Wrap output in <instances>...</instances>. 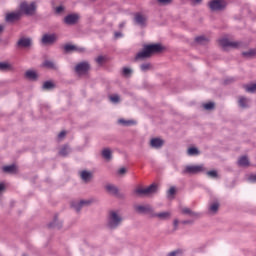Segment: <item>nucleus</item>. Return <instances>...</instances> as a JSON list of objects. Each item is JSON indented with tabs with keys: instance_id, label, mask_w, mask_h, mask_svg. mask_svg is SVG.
<instances>
[{
	"instance_id": "f257e3e1",
	"label": "nucleus",
	"mask_w": 256,
	"mask_h": 256,
	"mask_svg": "<svg viewBox=\"0 0 256 256\" xmlns=\"http://www.w3.org/2000/svg\"><path fill=\"white\" fill-rule=\"evenodd\" d=\"M161 51H163V46H161V44L145 45L143 51L136 55V59H149L151 55H155V53H161Z\"/></svg>"
},
{
	"instance_id": "f03ea898",
	"label": "nucleus",
	"mask_w": 256,
	"mask_h": 256,
	"mask_svg": "<svg viewBox=\"0 0 256 256\" xmlns=\"http://www.w3.org/2000/svg\"><path fill=\"white\" fill-rule=\"evenodd\" d=\"M205 166L201 165H187L182 170V175H197V173H203Z\"/></svg>"
},
{
	"instance_id": "7ed1b4c3",
	"label": "nucleus",
	"mask_w": 256,
	"mask_h": 256,
	"mask_svg": "<svg viewBox=\"0 0 256 256\" xmlns=\"http://www.w3.org/2000/svg\"><path fill=\"white\" fill-rule=\"evenodd\" d=\"M121 221H123V218L117 212L111 211L108 219V227L110 229H116V227L121 225Z\"/></svg>"
},
{
	"instance_id": "20e7f679",
	"label": "nucleus",
	"mask_w": 256,
	"mask_h": 256,
	"mask_svg": "<svg viewBox=\"0 0 256 256\" xmlns=\"http://www.w3.org/2000/svg\"><path fill=\"white\" fill-rule=\"evenodd\" d=\"M134 193L141 197V195H153V193H157V186L156 184H151L147 188L139 187L136 188Z\"/></svg>"
},
{
	"instance_id": "39448f33",
	"label": "nucleus",
	"mask_w": 256,
	"mask_h": 256,
	"mask_svg": "<svg viewBox=\"0 0 256 256\" xmlns=\"http://www.w3.org/2000/svg\"><path fill=\"white\" fill-rule=\"evenodd\" d=\"M36 9L37 5L35 4V2H32L31 4H28L27 2H22L20 4V11L25 15H34Z\"/></svg>"
},
{
	"instance_id": "423d86ee",
	"label": "nucleus",
	"mask_w": 256,
	"mask_h": 256,
	"mask_svg": "<svg viewBox=\"0 0 256 256\" xmlns=\"http://www.w3.org/2000/svg\"><path fill=\"white\" fill-rule=\"evenodd\" d=\"M211 11H223L227 7V2L224 0H212L209 2Z\"/></svg>"
},
{
	"instance_id": "0eeeda50",
	"label": "nucleus",
	"mask_w": 256,
	"mask_h": 256,
	"mask_svg": "<svg viewBox=\"0 0 256 256\" xmlns=\"http://www.w3.org/2000/svg\"><path fill=\"white\" fill-rule=\"evenodd\" d=\"M89 69H91L89 62H80L75 66L77 75H85Z\"/></svg>"
},
{
	"instance_id": "6e6552de",
	"label": "nucleus",
	"mask_w": 256,
	"mask_h": 256,
	"mask_svg": "<svg viewBox=\"0 0 256 256\" xmlns=\"http://www.w3.org/2000/svg\"><path fill=\"white\" fill-rule=\"evenodd\" d=\"M220 47L223 49H227V47H232V49H237L239 47L240 43L239 42H233L229 41L227 38H222L218 41Z\"/></svg>"
},
{
	"instance_id": "1a4fd4ad",
	"label": "nucleus",
	"mask_w": 256,
	"mask_h": 256,
	"mask_svg": "<svg viewBox=\"0 0 256 256\" xmlns=\"http://www.w3.org/2000/svg\"><path fill=\"white\" fill-rule=\"evenodd\" d=\"M57 41V35L56 34H44L42 37V43L43 45H51Z\"/></svg>"
},
{
	"instance_id": "9d476101",
	"label": "nucleus",
	"mask_w": 256,
	"mask_h": 256,
	"mask_svg": "<svg viewBox=\"0 0 256 256\" xmlns=\"http://www.w3.org/2000/svg\"><path fill=\"white\" fill-rule=\"evenodd\" d=\"M79 21V15L77 14H69L64 18V23L66 25H75Z\"/></svg>"
},
{
	"instance_id": "9b49d317",
	"label": "nucleus",
	"mask_w": 256,
	"mask_h": 256,
	"mask_svg": "<svg viewBox=\"0 0 256 256\" xmlns=\"http://www.w3.org/2000/svg\"><path fill=\"white\" fill-rule=\"evenodd\" d=\"M91 201L89 200H81L80 202L74 201L71 203V207L75 209V211H81V207H84V205H89Z\"/></svg>"
},
{
	"instance_id": "f8f14e48",
	"label": "nucleus",
	"mask_w": 256,
	"mask_h": 256,
	"mask_svg": "<svg viewBox=\"0 0 256 256\" xmlns=\"http://www.w3.org/2000/svg\"><path fill=\"white\" fill-rule=\"evenodd\" d=\"M135 210L138 213H151V211H153V209L149 205H137L135 206Z\"/></svg>"
},
{
	"instance_id": "ddd939ff",
	"label": "nucleus",
	"mask_w": 256,
	"mask_h": 256,
	"mask_svg": "<svg viewBox=\"0 0 256 256\" xmlns=\"http://www.w3.org/2000/svg\"><path fill=\"white\" fill-rule=\"evenodd\" d=\"M21 19V12H14L6 15V21L13 22Z\"/></svg>"
},
{
	"instance_id": "4468645a",
	"label": "nucleus",
	"mask_w": 256,
	"mask_h": 256,
	"mask_svg": "<svg viewBox=\"0 0 256 256\" xmlns=\"http://www.w3.org/2000/svg\"><path fill=\"white\" fill-rule=\"evenodd\" d=\"M135 21L138 25H141L143 27V26H145V23L147 22V17H145L143 14H136Z\"/></svg>"
},
{
	"instance_id": "2eb2a0df",
	"label": "nucleus",
	"mask_w": 256,
	"mask_h": 256,
	"mask_svg": "<svg viewBox=\"0 0 256 256\" xmlns=\"http://www.w3.org/2000/svg\"><path fill=\"white\" fill-rule=\"evenodd\" d=\"M163 140H161L160 138H153L150 141V145L151 147H154L155 149H159V147H163Z\"/></svg>"
},
{
	"instance_id": "dca6fc26",
	"label": "nucleus",
	"mask_w": 256,
	"mask_h": 256,
	"mask_svg": "<svg viewBox=\"0 0 256 256\" xmlns=\"http://www.w3.org/2000/svg\"><path fill=\"white\" fill-rule=\"evenodd\" d=\"M80 177L82 180H84L85 183H89V181H91V178L93 177V175L91 174V172L84 170L80 173Z\"/></svg>"
},
{
	"instance_id": "f3484780",
	"label": "nucleus",
	"mask_w": 256,
	"mask_h": 256,
	"mask_svg": "<svg viewBox=\"0 0 256 256\" xmlns=\"http://www.w3.org/2000/svg\"><path fill=\"white\" fill-rule=\"evenodd\" d=\"M154 217H157L158 219H161L162 221H165L166 219H170L171 212H160L154 214Z\"/></svg>"
},
{
	"instance_id": "a211bd4d",
	"label": "nucleus",
	"mask_w": 256,
	"mask_h": 256,
	"mask_svg": "<svg viewBox=\"0 0 256 256\" xmlns=\"http://www.w3.org/2000/svg\"><path fill=\"white\" fill-rule=\"evenodd\" d=\"M238 165L240 167H249V158H247V156L240 157L238 160Z\"/></svg>"
},
{
	"instance_id": "6ab92c4d",
	"label": "nucleus",
	"mask_w": 256,
	"mask_h": 256,
	"mask_svg": "<svg viewBox=\"0 0 256 256\" xmlns=\"http://www.w3.org/2000/svg\"><path fill=\"white\" fill-rule=\"evenodd\" d=\"M2 170L4 171V173H17V166H15L14 164L4 166Z\"/></svg>"
},
{
	"instance_id": "aec40b11",
	"label": "nucleus",
	"mask_w": 256,
	"mask_h": 256,
	"mask_svg": "<svg viewBox=\"0 0 256 256\" xmlns=\"http://www.w3.org/2000/svg\"><path fill=\"white\" fill-rule=\"evenodd\" d=\"M29 45H31V39H29V38H21L18 41L19 47H29Z\"/></svg>"
},
{
	"instance_id": "412c9836",
	"label": "nucleus",
	"mask_w": 256,
	"mask_h": 256,
	"mask_svg": "<svg viewBox=\"0 0 256 256\" xmlns=\"http://www.w3.org/2000/svg\"><path fill=\"white\" fill-rule=\"evenodd\" d=\"M13 66L9 62H0V71H11Z\"/></svg>"
},
{
	"instance_id": "4be33fe9",
	"label": "nucleus",
	"mask_w": 256,
	"mask_h": 256,
	"mask_svg": "<svg viewBox=\"0 0 256 256\" xmlns=\"http://www.w3.org/2000/svg\"><path fill=\"white\" fill-rule=\"evenodd\" d=\"M106 191H108L110 195H117V193H119V190L117 189V187L111 184L106 185Z\"/></svg>"
},
{
	"instance_id": "5701e85b",
	"label": "nucleus",
	"mask_w": 256,
	"mask_h": 256,
	"mask_svg": "<svg viewBox=\"0 0 256 256\" xmlns=\"http://www.w3.org/2000/svg\"><path fill=\"white\" fill-rule=\"evenodd\" d=\"M25 76L27 77V79H31V81H35V79H37V73L32 70H28L25 73Z\"/></svg>"
},
{
	"instance_id": "b1692460",
	"label": "nucleus",
	"mask_w": 256,
	"mask_h": 256,
	"mask_svg": "<svg viewBox=\"0 0 256 256\" xmlns=\"http://www.w3.org/2000/svg\"><path fill=\"white\" fill-rule=\"evenodd\" d=\"M196 43H200V45H205V43H209V39L205 36H199L195 38Z\"/></svg>"
},
{
	"instance_id": "393cba45",
	"label": "nucleus",
	"mask_w": 256,
	"mask_h": 256,
	"mask_svg": "<svg viewBox=\"0 0 256 256\" xmlns=\"http://www.w3.org/2000/svg\"><path fill=\"white\" fill-rule=\"evenodd\" d=\"M43 89L46 90V91H49L51 89H55V84L51 81H46L43 84Z\"/></svg>"
},
{
	"instance_id": "a878e982",
	"label": "nucleus",
	"mask_w": 256,
	"mask_h": 256,
	"mask_svg": "<svg viewBox=\"0 0 256 256\" xmlns=\"http://www.w3.org/2000/svg\"><path fill=\"white\" fill-rule=\"evenodd\" d=\"M244 89L247 93H256V84L244 85Z\"/></svg>"
},
{
	"instance_id": "bb28decb",
	"label": "nucleus",
	"mask_w": 256,
	"mask_h": 256,
	"mask_svg": "<svg viewBox=\"0 0 256 256\" xmlns=\"http://www.w3.org/2000/svg\"><path fill=\"white\" fill-rule=\"evenodd\" d=\"M181 213L183 215H190L191 217H195V212H192L190 208H187V207H184V208H181Z\"/></svg>"
},
{
	"instance_id": "cd10ccee",
	"label": "nucleus",
	"mask_w": 256,
	"mask_h": 256,
	"mask_svg": "<svg viewBox=\"0 0 256 256\" xmlns=\"http://www.w3.org/2000/svg\"><path fill=\"white\" fill-rule=\"evenodd\" d=\"M102 156L104 157V159H106L107 161H110L111 159V150H109V148H105L102 151Z\"/></svg>"
},
{
	"instance_id": "c85d7f7f",
	"label": "nucleus",
	"mask_w": 256,
	"mask_h": 256,
	"mask_svg": "<svg viewBox=\"0 0 256 256\" xmlns=\"http://www.w3.org/2000/svg\"><path fill=\"white\" fill-rule=\"evenodd\" d=\"M187 153L190 157H193L195 155H199V150L195 147H191L188 149Z\"/></svg>"
},
{
	"instance_id": "c756f323",
	"label": "nucleus",
	"mask_w": 256,
	"mask_h": 256,
	"mask_svg": "<svg viewBox=\"0 0 256 256\" xmlns=\"http://www.w3.org/2000/svg\"><path fill=\"white\" fill-rule=\"evenodd\" d=\"M238 103L241 107L245 108L248 107L247 103H249V100L245 97H240Z\"/></svg>"
},
{
	"instance_id": "7c9ffc66",
	"label": "nucleus",
	"mask_w": 256,
	"mask_h": 256,
	"mask_svg": "<svg viewBox=\"0 0 256 256\" xmlns=\"http://www.w3.org/2000/svg\"><path fill=\"white\" fill-rule=\"evenodd\" d=\"M43 66L47 69H55V63H53V61L46 60L44 61Z\"/></svg>"
},
{
	"instance_id": "2f4dec72",
	"label": "nucleus",
	"mask_w": 256,
	"mask_h": 256,
	"mask_svg": "<svg viewBox=\"0 0 256 256\" xmlns=\"http://www.w3.org/2000/svg\"><path fill=\"white\" fill-rule=\"evenodd\" d=\"M209 209L212 213H217V211H219V203L214 202L213 204L210 205Z\"/></svg>"
},
{
	"instance_id": "473e14b6",
	"label": "nucleus",
	"mask_w": 256,
	"mask_h": 256,
	"mask_svg": "<svg viewBox=\"0 0 256 256\" xmlns=\"http://www.w3.org/2000/svg\"><path fill=\"white\" fill-rule=\"evenodd\" d=\"M75 45H72V44H66L65 46H64V51L66 52V53H70V51H75Z\"/></svg>"
},
{
	"instance_id": "72a5a7b5",
	"label": "nucleus",
	"mask_w": 256,
	"mask_h": 256,
	"mask_svg": "<svg viewBox=\"0 0 256 256\" xmlns=\"http://www.w3.org/2000/svg\"><path fill=\"white\" fill-rule=\"evenodd\" d=\"M203 107L206 109V111H211V109H215V103L209 102L204 104Z\"/></svg>"
},
{
	"instance_id": "f704fd0d",
	"label": "nucleus",
	"mask_w": 256,
	"mask_h": 256,
	"mask_svg": "<svg viewBox=\"0 0 256 256\" xmlns=\"http://www.w3.org/2000/svg\"><path fill=\"white\" fill-rule=\"evenodd\" d=\"M105 61H107V57H105V56H98L96 58V63L98 65H103Z\"/></svg>"
},
{
	"instance_id": "c9c22d12",
	"label": "nucleus",
	"mask_w": 256,
	"mask_h": 256,
	"mask_svg": "<svg viewBox=\"0 0 256 256\" xmlns=\"http://www.w3.org/2000/svg\"><path fill=\"white\" fill-rule=\"evenodd\" d=\"M256 54V50L255 49H252V50H249L247 52H243L242 55H244V57H253V55Z\"/></svg>"
},
{
	"instance_id": "e433bc0d",
	"label": "nucleus",
	"mask_w": 256,
	"mask_h": 256,
	"mask_svg": "<svg viewBox=\"0 0 256 256\" xmlns=\"http://www.w3.org/2000/svg\"><path fill=\"white\" fill-rule=\"evenodd\" d=\"M60 155H62L63 157H65L66 155H69V147L64 146V147L60 150Z\"/></svg>"
},
{
	"instance_id": "4c0bfd02",
	"label": "nucleus",
	"mask_w": 256,
	"mask_h": 256,
	"mask_svg": "<svg viewBox=\"0 0 256 256\" xmlns=\"http://www.w3.org/2000/svg\"><path fill=\"white\" fill-rule=\"evenodd\" d=\"M140 69H141V71H149V69H151V64L150 63L142 64L140 66Z\"/></svg>"
},
{
	"instance_id": "58836bf2",
	"label": "nucleus",
	"mask_w": 256,
	"mask_h": 256,
	"mask_svg": "<svg viewBox=\"0 0 256 256\" xmlns=\"http://www.w3.org/2000/svg\"><path fill=\"white\" fill-rule=\"evenodd\" d=\"M120 100H121V98H119V95H112V96H110V101L112 103H119Z\"/></svg>"
},
{
	"instance_id": "ea45409f",
	"label": "nucleus",
	"mask_w": 256,
	"mask_h": 256,
	"mask_svg": "<svg viewBox=\"0 0 256 256\" xmlns=\"http://www.w3.org/2000/svg\"><path fill=\"white\" fill-rule=\"evenodd\" d=\"M119 123H121V125H134L135 124L134 121H131V120L127 121V120H123V119H120Z\"/></svg>"
},
{
	"instance_id": "a19ab883",
	"label": "nucleus",
	"mask_w": 256,
	"mask_h": 256,
	"mask_svg": "<svg viewBox=\"0 0 256 256\" xmlns=\"http://www.w3.org/2000/svg\"><path fill=\"white\" fill-rule=\"evenodd\" d=\"M208 177H212V179L217 178V171L211 170L207 172Z\"/></svg>"
},
{
	"instance_id": "79ce46f5",
	"label": "nucleus",
	"mask_w": 256,
	"mask_h": 256,
	"mask_svg": "<svg viewBox=\"0 0 256 256\" xmlns=\"http://www.w3.org/2000/svg\"><path fill=\"white\" fill-rule=\"evenodd\" d=\"M176 189L175 187H170V189L168 190V197H173V195H175Z\"/></svg>"
},
{
	"instance_id": "37998d69",
	"label": "nucleus",
	"mask_w": 256,
	"mask_h": 256,
	"mask_svg": "<svg viewBox=\"0 0 256 256\" xmlns=\"http://www.w3.org/2000/svg\"><path fill=\"white\" fill-rule=\"evenodd\" d=\"M74 51H76L77 53H85V48L84 47L75 46Z\"/></svg>"
},
{
	"instance_id": "c03bdc74",
	"label": "nucleus",
	"mask_w": 256,
	"mask_h": 256,
	"mask_svg": "<svg viewBox=\"0 0 256 256\" xmlns=\"http://www.w3.org/2000/svg\"><path fill=\"white\" fill-rule=\"evenodd\" d=\"M172 0H158V3H160V5H169V3H171Z\"/></svg>"
},
{
	"instance_id": "a18cd8bd",
	"label": "nucleus",
	"mask_w": 256,
	"mask_h": 256,
	"mask_svg": "<svg viewBox=\"0 0 256 256\" xmlns=\"http://www.w3.org/2000/svg\"><path fill=\"white\" fill-rule=\"evenodd\" d=\"M248 180L251 182V183H256V174H252L249 176Z\"/></svg>"
},
{
	"instance_id": "49530a36",
	"label": "nucleus",
	"mask_w": 256,
	"mask_h": 256,
	"mask_svg": "<svg viewBox=\"0 0 256 256\" xmlns=\"http://www.w3.org/2000/svg\"><path fill=\"white\" fill-rule=\"evenodd\" d=\"M125 173H127V169L126 168H120L118 170V175H125Z\"/></svg>"
},
{
	"instance_id": "de8ad7c7",
	"label": "nucleus",
	"mask_w": 256,
	"mask_h": 256,
	"mask_svg": "<svg viewBox=\"0 0 256 256\" xmlns=\"http://www.w3.org/2000/svg\"><path fill=\"white\" fill-rule=\"evenodd\" d=\"M179 253H181V250H176V251L170 252L168 256H177L179 255Z\"/></svg>"
},
{
	"instance_id": "09e8293b",
	"label": "nucleus",
	"mask_w": 256,
	"mask_h": 256,
	"mask_svg": "<svg viewBox=\"0 0 256 256\" xmlns=\"http://www.w3.org/2000/svg\"><path fill=\"white\" fill-rule=\"evenodd\" d=\"M123 75H131V69H129V68H124V69H123Z\"/></svg>"
},
{
	"instance_id": "8fccbe9b",
	"label": "nucleus",
	"mask_w": 256,
	"mask_h": 256,
	"mask_svg": "<svg viewBox=\"0 0 256 256\" xmlns=\"http://www.w3.org/2000/svg\"><path fill=\"white\" fill-rule=\"evenodd\" d=\"M65 135H67L66 131H62L58 134V139H63V137H65Z\"/></svg>"
},
{
	"instance_id": "3c124183",
	"label": "nucleus",
	"mask_w": 256,
	"mask_h": 256,
	"mask_svg": "<svg viewBox=\"0 0 256 256\" xmlns=\"http://www.w3.org/2000/svg\"><path fill=\"white\" fill-rule=\"evenodd\" d=\"M114 37L115 39H119V37H123V34L121 32H115Z\"/></svg>"
},
{
	"instance_id": "603ef678",
	"label": "nucleus",
	"mask_w": 256,
	"mask_h": 256,
	"mask_svg": "<svg viewBox=\"0 0 256 256\" xmlns=\"http://www.w3.org/2000/svg\"><path fill=\"white\" fill-rule=\"evenodd\" d=\"M63 11V6L56 7V13H61Z\"/></svg>"
},
{
	"instance_id": "864d4df0",
	"label": "nucleus",
	"mask_w": 256,
	"mask_h": 256,
	"mask_svg": "<svg viewBox=\"0 0 256 256\" xmlns=\"http://www.w3.org/2000/svg\"><path fill=\"white\" fill-rule=\"evenodd\" d=\"M174 228L177 229V227L179 226V220H174L173 222Z\"/></svg>"
},
{
	"instance_id": "5fc2aeb1",
	"label": "nucleus",
	"mask_w": 256,
	"mask_h": 256,
	"mask_svg": "<svg viewBox=\"0 0 256 256\" xmlns=\"http://www.w3.org/2000/svg\"><path fill=\"white\" fill-rule=\"evenodd\" d=\"M1 191H5V184L0 183V193Z\"/></svg>"
},
{
	"instance_id": "6e6d98bb",
	"label": "nucleus",
	"mask_w": 256,
	"mask_h": 256,
	"mask_svg": "<svg viewBox=\"0 0 256 256\" xmlns=\"http://www.w3.org/2000/svg\"><path fill=\"white\" fill-rule=\"evenodd\" d=\"M55 223H57V218L54 219L53 223L49 224V227H55L56 226Z\"/></svg>"
},
{
	"instance_id": "4d7b16f0",
	"label": "nucleus",
	"mask_w": 256,
	"mask_h": 256,
	"mask_svg": "<svg viewBox=\"0 0 256 256\" xmlns=\"http://www.w3.org/2000/svg\"><path fill=\"white\" fill-rule=\"evenodd\" d=\"M203 0H193L194 3H201Z\"/></svg>"
},
{
	"instance_id": "13d9d810",
	"label": "nucleus",
	"mask_w": 256,
	"mask_h": 256,
	"mask_svg": "<svg viewBox=\"0 0 256 256\" xmlns=\"http://www.w3.org/2000/svg\"><path fill=\"white\" fill-rule=\"evenodd\" d=\"M125 27V23L120 24V28Z\"/></svg>"
},
{
	"instance_id": "bf43d9fd",
	"label": "nucleus",
	"mask_w": 256,
	"mask_h": 256,
	"mask_svg": "<svg viewBox=\"0 0 256 256\" xmlns=\"http://www.w3.org/2000/svg\"><path fill=\"white\" fill-rule=\"evenodd\" d=\"M3 31V25H0V33Z\"/></svg>"
},
{
	"instance_id": "052dcab7",
	"label": "nucleus",
	"mask_w": 256,
	"mask_h": 256,
	"mask_svg": "<svg viewBox=\"0 0 256 256\" xmlns=\"http://www.w3.org/2000/svg\"><path fill=\"white\" fill-rule=\"evenodd\" d=\"M183 223H184V224H187V223H189V221H184Z\"/></svg>"
},
{
	"instance_id": "680f3d73",
	"label": "nucleus",
	"mask_w": 256,
	"mask_h": 256,
	"mask_svg": "<svg viewBox=\"0 0 256 256\" xmlns=\"http://www.w3.org/2000/svg\"><path fill=\"white\" fill-rule=\"evenodd\" d=\"M23 256H25V255H23Z\"/></svg>"
}]
</instances>
